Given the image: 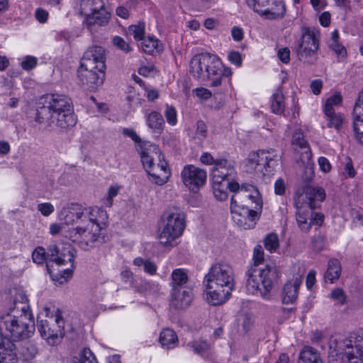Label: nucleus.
Masks as SVG:
<instances>
[{
    "label": "nucleus",
    "mask_w": 363,
    "mask_h": 363,
    "mask_svg": "<svg viewBox=\"0 0 363 363\" xmlns=\"http://www.w3.org/2000/svg\"><path fill=\"white\" fill-rule=\"evenodd\" d=\"M323 86V82L320 79H315L311 82V88L313 93L318 95L320 93Z\"/></svg>",
    "instance_id": "64"
},
{
    "label": "nucleus",
    "mask_w": 363,
    "mask_h": 363,
    "mask_svg": "<svg viewBox=\"0 0 363 363\" xmlns=\"http://www.w3.org/2000/svg\"><path fill=\"white\" fill-rule=\"evenodd\" d=\"M181 176L184 184L191 191L199 189L206 181V171L192 164L184 166Z\"/></svg>",
    "instance_id": "17"
},
{
    "label": "nucleus",
    "mask_w": 363,
    "mask_h": 363,
    "mask_svg": "<svg viewBox=\"0 0 363 363\" xmlns=\"http://www.w3.org/2000/svg\"><path fill=\"white\" fill-rule=\"evenodd\" d=\"M164 114L166 118L167 122L169 125H176L177 122V113L174 106L167 104Z\"/></svg>",
    "instance_id": "47"
},
{
    "label": "nucleus",
    "mask_w": 363,
    "mask_h": 363,
    "mask_svg": "<svg viewBox=\"0 0 363 363\" xmlns=\"http://www.w3.org/2000/svg\"><path fill=\"white\" fill-rule=\"evenodd\" d=\"M21 301H14V308L11 313L0 318V332L2 330L10 335L13 341L29 338L34 333L35 322L32 314L28 311L27 298L21 295Z\"/></svg>",
    "instance_id": "5"
},
{
    "label": "nucleus",
    "mask_w": 363,
    "mask_h": 363,
    "mask_svg": "<svg viewBox=\"0 0 363 363\" xmlns=\"http://www.w3.org/2000/svg\"><path fill=\"white\" fill-rule=\"evenodd\" d=\"M119 191V186H111L108 190V196L104 201V204L107 207H111L113 204V199L116 196Z\"/></svg>",
    "instance_id": "53"
},
{
    "label": "nucleus",
    "mask_w": 363,
    "mask_h": 363,
    "mask_svg": "<svg viewBox=\"0 0 363 363\" xmlns=\"http://www.w3.org/2000/svg\"><path fill=\"white\" fill-rule=\"evenodd\" d=\"M292 144L295 147H298L303 152L301 153V160L303 163L309 162L312 157V153L308 146V143L303 138V133L301 131H296L292 137Z\"/></svg>",
    "instance_id": "25"
},
{
    "label": "nucleus",
    "mask_w": 363,
    "mask_h": 363,
    "mask_svg": "<svg viewBox=\"0 0 363 363\" xmlns=\"http://www.w3.org/2000/svg\"><path fill=\"white\" fill-rule=\"evenodd\" d=\"M133 264L138 267L143 266L144 272L150 275H154L157 272V267L156 264L150 259L136 257L133 260Z\"/></svg>",
    "instance_id": "35"
},
{
    "label": "nucleus",
    "mask_w": 363,
    "mask_h": 363,
    "mask_svg": "<svg viewBox=\"0 0 363 363\" xmlns=\"http://www.w3.org/2000/svg\"><path fill=\"white\" fill-rule=\"evenodd\" d=\"M220 61L214 55L201 53L190 61V72L194 77L209 83L211 87L219 86Z\"/></svg>",
    "instance_id": "9"
},
{
    "label": "nucleus",
    "mask_w": 363,
    "mask_h": 363,
    "mask_svg": "<svg viewBox=\"0 0 363 363\" xmlns=\"http://www.w3.org/2000/svg\"><path fill=\"white\" fill-rule=\"evenodd\" d=\"M113 43L114 46L125 53H128L132 50L129 43L120 36H115L113 38Z\"/></svg>",
    "instance_id": "49"
},
{
    "label": "nucleus",
    "mask_w": 363,
    "mask_h": 363,
    "mask_svg": "<svg viewBox=\"0 0 363 363\" xmlns=\"http://www.w3.org/2000/svg\"><path fill=\"white\" fill-rule=\"evenodd\" d=\"M159 340L162 346L167 350L174 348L178 343L177 334L170 328H165L160 333Z\"/></svg>",
    "instance_id": "30"
},
{
    "label": "nucleus",
    "mask_w": 363,
    "mask_h": 363,
    "mask_svg": "<svg viewBox=\"0 0 363 363\" xmlns=\"http://www.w3.org/2000/svg\"><path fill=\"white\" fill-rule=\"evenodd\" d=\"M37 209L44 216H49L55 211L54 206L51 203H49V202L41 203L38 204Z\"/></svg>",
    "instance_id": "52"
},
{
    "label": "nucleus",
    "mask_w": 363,
    "mask_h": 363,
    "mask_svg": "<svg viewBox=\"0 0 363 363\" xmlns=\"http://www.w3.org/2000/svg\"><path fill=\"white\" fill-rule=\"evenodd\" d=\"M185 228V214L174 208L166 211L162 218L158 239L164 246L173 247L175 240L181 236Z\"/></svg>",
    "instance_id": "10"
},
{
    "label": "nucleus",
    "mask_w": 363,
    "mask_h": 363,
    "mask_svg": "<svg viewBox=\"0 0 363 363\" xmlns=\"http://www.w3.org/2000/svg\"><path fill=\"white\" fill-rule=\"evenodd\" d=\"M354 118V130L356 140L363 145V118Z\"/></svg>",
    "instance_id": "44"
},
{
    "label": "nucleus",
    "mask_w": 363,
    "mask_h": 363,
    "mask_svg": "<svg viewBox=\"0 0 363 363\" xmlns=\"http://www.w3.org/2000/svg\"><path fill=\"white\" fill-rule=\"evenodd\" d=\"M318 33L313 30L306 29L296 49L298 60L308 65L314 64L318 59Z\"/></svg>",
    "instance_id": "14"
},
{
    "label": "nucleus",
    "mask_w": 363,
    "mask_h": 363,
    "mask_svg": "<svg viewBox=\"0 0 363 363\" xmlns=\"http://www.w3.org/2000/svg\"><path fill=\"white\" fill-rule=\"evenodd\" d=\"M301 277H296L287 281L283 288L282 301L285 304L294 303L297 298L299 286L301 284Z\"/></svg>",
    "instance_id": "24"
},
{
    "label": "nucleus",
    "mask_w": 363,
    "mask_h": 363,
    "mask_svg": "<svg viewBox=\"0 0 363 363\" xmlns=\"http://www.w3.org/2000/svg\"><path fill=\"white\" fill-rule=\"evenodd\" d=\"M264 245L269 252H275L279 246L278 235L276 233H270L266 235L264 239Z\"/></svg>",
    "instance_id": "39"
},
{
    "label": "nucleus",
    "mask_w": 363,
    "mask_h": 363,
    "mask_svg": "<svg viewBox=\"0 0 363 363\" xmlns=\"http://www.w3.org/2000/svg\"><path fill=\"white\" fill-rule=\"evenodd\" d=\"M71 363H97L96 357L89 349H84L72 358Z\"/></svg>",
    "instance_id": "36"
},
{
    "label": "nucleus",
    "mask_w": 363,
    "mask_h": 363,
    "mask_svg": "<svg viewBox=\"0 0 363 363\" xmlns=\"http://www.w3.org/2000/svg\"><path fill=\"white\" fill-rule=\"evenodd\" d=\"M280 159L277 150H259L248 155L247 164L251 169L261 172L264 176L269 175L274 171Z\"/></svg>",
    "instance_id": "13"
},
{
    "label": "nucleus",
    "mask_w": 363,
    "mask_h": 363,
    "mask_svg": "<svg viewBox=\"0 0 363 363\" xmlns=\"http://www.w3.org/2000/svg\"><path fill=\"white\" fill-rule=\"evenodd\" d=\"M123 134L127 137L130 138L135 143H140L141 138L138 135L136 132L130 128H123Z\"/></svg>",
    "instance_id": "62"
},
{
    "label": "nucleus",
    "mask_w": 363,
    "mask_h": 363,
    "mask_svg": "<svg viewBox=\"0 0 363 363\" xmlns=\"http://www.w3.org/2000/svg\"><path fill=\"white\" fill-rule=\"evenodd\" d=\"M106 69H86L79 67L78 77L83 84H86L91 89H96L101 86L105 79Z\"/></svg>",
    "instance_id": "19"
},
{
    "label": "nucleus",
    "mask_w": 363,
    "mask_h": 363,
    "mask_svg": "<svg viewBox=\"0 0 363 363\" xmlns=\"http://www.w3.org/2000/svg\"><path fill=\"white\" fill-rule=\"evenodd\" d=\"M128 31L135 40H140L144 38L145 23L139 22L136 25H131L128 28Z\"/></svg>",
    "instance_id": "41"
},
{
    "label": "nucleus",
    "mask_w": 363,
    "mask_h": 363,
    "mask_svg": "<svg viewBox=\"0 0 363 363\" xmlns=\"http://www.w3.org/2000/svg\"><path fill=\"white\" fill-rule=\"evenodd\" d=\"M328 118V126L339 129L342 123V116L340 113H335L331 116H326Z\"/></svg>",
    "instance_id": "50"
},
{
    "label": "nucleus",
    "mask_w": 363,
    "mask_h": 363,
    "mask_svg": "<svg viewBox=\"0 0 363 363\" xmlns=\"http://www.w3.org/2000/svg\"><path fill=\"white\" fill-rule=\"evenodd\" d=\"M146 124L155 133H160L164 126V121L160 113L153 111L145 116Z\"/></svg>",
    "instance_id": "29"
},
{
    "label": "nucleus",
    "mask_w": 363,
    "mask_h": 363,
    "mask_svg": "<svg viewBox=\"0 0 363 363\" xmlns=\"http://www.w3.org/2000/svg\"><path fill=\"white\" fill-rule=\"evenodd\" d=\"M247 288L252 294L259 293L260 296L268 299L273 288L278 284L280 272L274 263H268L264 267L251 266L246 272Z\"/></svg>",
    "instance_id": "8"
},
{
    "label": "nucleus",
    "mask_w": 363,
    "mask_h": 363,
    "mask_svg": "<svg viewBox=\"0 0 363 363\" xmlns=\"http://www.w3.org/2000/svg\"><path fill=\"white\" fill-rule=\"evenodd\" d=\"M247 6L262 18L276 20L283 18L285 6L282 0H245Z\"/></svg>",
    "instance_id": "15"
},
{
    "label": "nucleus",
    "mask_w": 363,
    "mask_h": 363,
    "mask_svg": "<svg viewBox=\"0 0 363 363\" xmlns=\"http://www.w3.org/2000/svg\"><path fill=\"white\" fill-rule=\"evenodd\" d=\"M320 169L324 172H328L331 169V164L329 160L325 157H320L318 160Z\"/></svg>",
    "instance_id": "61"
},
{
    "label": "nucleus",
    "mask_w": 363,
    "mask_h": 363,
    "mask_svg": "<svg viewBox=\"0 0 363 363\" xmlns=\"http://www.w3.org/2000/svg\"><path fill=\"white\" fill-rule=\"evenodd\" d=\"M285 183L282 179H279L274 184V192L277 195H283L285 193Z\"/></svg>",
    "instance_id": "63"
},
{
    "label": "nucleus",
    "mask_w": 363,
    "mask_h": 363,
    "mask_svg": "<svg viewBox=\"0 0 363 363\" xmlns=\"http://www.w3.org/2000/svg\"><path fill=\"white\" fill-rule=\"evenodd\" d=\"M32 257L33 262L38 264H43L45 261L48 262L47 251L42 247H38L33 251Z\"/></svg>",
    "instance_id": "46"
},
{
    "label": "nucleus",
    "mask_w": 363,
    "mask_h": 363,
    "mask_svg": "<svg viewBox=\"0 0 363 363\" xmlns=\"http://www.w3.org/2000/svg\"><path fill=\"white\" fill-rule=\"evenodd\" d=\"M329 363H363V329L352 338H331L329 342Z\"/></svg>",
    "instance_id": "7"
},
{
    "label": "nucleus",
    "mask_w": 363,
    "mask_h": 363,
    "mask_svg": "<svg viewBox=\"0 0 363 363\" xmlns=\"http://www.w3.org/2000/svg\"><path fill=\"white\" fill-rule=\"evenodd\" d=\"M141 40L140 48L143 52L147 54H153L158 50V40L153 37L143 38Z\"/></svg>",
    "instance_id": "37"
},
{
    "label": "nucleus",
    "mask_w": 363,
    "mask_h": 363,
    "mask_svg": "<svg viewBox=\"0 0 363 363\" xmlns=\"http://www.w3.org/2000/svg\"><path fill=\"white\" fill-rule=\"evenodd\" d=\"M264 250L261 245H256L253 251V261L254 265L257 267L264 261Z\"/></svg>",
    "instance_id": "51"
},
{
    "label": "nucleus",
    "mask_w": 363,
    "mask_h": 363,
    "mask_svg": "<svg viewBox=\"0 0 363 363\" xmlns=\"http://www.w3.org/2000/svg\"><path fill=\"white\" fill-rule=\"evenodd\" d=\"M111 14L107 9H102L96 12H92L87 15L86 18V24L87 26H104L108 23Z\"/></svg>",
    "instance_id": "27"
},
{
    "label": "nucleus",
    "mask_w": 363,
    "mask_h": 363,
    "mask_svg": "<svg viewBox=\"0 0 363 363\" xmlns=\"http://www.w3.org/2000/svg\"><path fill=\"white\" fill-rule=\"evenodd\" d=\"M271 108L276 114H281L284 111V97L280 89H277L272 95Z\"/></svg>",
    "instance_id": "33"
},
{
    "label": "nucleus",
    "mask_w": 363,
    "mask_h": 363,
    "mask_svg": "<svg viewBox=\"0 0 363 363\" xmlns=\"http://www.w3.org/2000/svg\"><path fill=\"white\" fill-rule=\"evenodd\" d=\"M203 284L206 291V300L212 306L226 302L235 289L233 267L226 263L213 264L205 275Z\"/></svg>",
    "instance_id": "3"
},
{
    "label": "nucleus",
    "mask_w": 363,
    "mask_h": 363,
    "mask_svg": "<svg viewBox=\"0 0 363 363\" xmlns=\"http://www.w3.org/2000/svg\"><path fill=\"white\" fill-rule=\"evenodd\" d=\"M37 65V59L33 56H27L21 62V67L25 70H30Z\"/></svg>",
    "instance_id": "55"
},
{
    "label": "nucleus",
    "mask_w": 363,
    "mask_h": 363,
    "mask_svg": "<svg viewBox=\"0 0 363 363\" xmlns=\"http://www.w3.org/2000/svg\"><path fill=\"white\" fill-rule=\"evenodd\" d=\"M38 353L36 346L31 342H26L20 349V354L25 361L33 359Z\"/></svg>",
    "instance_id": "38"
},
{
    "label": "nucleus",
    "mask_w": 363,
    "mask_h": 363,
    "mask_svg": "<svg viewBox=\"0 0 363 363\" xmlns=\"http://www.w3.org/2000/svg\"><path fill=\"white\" fill-rule=\"evenodd\" d=\"M188 347L196 354L203 356L208 350V344L203 340H195L188 343Z\"/></svg>",
    "instance_id": "40"
},
{
    "label": "nucleus",
    "mask_w": 363,
    "mask_h": 363,
    "mask_svg": "<svg viewBox=\"0 0 363 363\" xmlns=\"http://www.w3.org/2000/svg\"><path fill=\"white\" fill-rule=\"evenodd\" d=\"M278 57L279 60L287 64L290 60V50L288 48H281L278 51Z\"/></svg>",
    "instance_id": "60"
},
{
    "label": "nucleus",
    "mask_w": 363,
    "mask_h": 363,
    "mask_svg": "<svg viewBox=\"0 0 363 363\" xmlns=\"http://www.w3.org/2000/svg\"><path fill=\"white\" fill-rule=\"evenodd\" d=\"M16 345L11 340L0 332V363H11L16 354ZM13 363V362H11Z\"/></svg>",
    "instance_id": "23"
},
{
    "label": "nucleus",
    "mask_w": 363,
    "mask_h": 363,
    "mask_svg": "<svg viewBox=\"0 0 363 363\" xmlns=\"http://www.w3.org/2000/svg\"><path fill=\"white\" fill-rule=\"evenodd\" d=\"M43 106L38 110L35 116L37 123L49 122L51 114L72 111V101L65 95L47 94L41 97Z\"/></svg>",
    "instance_id": "11"
},
{
    "label": "nucleus",
    "mask_w": 363,
    "mask_h": 363,
    "mask_svg": "<svg viewBox=\"0 0 363 363\" xmlns=\"http://www.w3.org/2000/svg\"><path fill=\"white\" fill-rule=\"evenodd\" d=\"M48 12L45 9L39 8L35 10V18L40 23H45L48 21Z\"/></svg>",
    "instance_id": "59"
},
{
    "label": "nucleus",
    "mask_w": 363,
    "mask_h": 363,
    "mask_svg": "<svg viewBox=\"0 0 363 363\" xmlns=\"http://www.w3.org/2000/svg\"><path fill=\"white\" fill-rule=\"evenodd\" d=\"M228 60L232 63L240 67L242 65V59L240 53L238 51H230L228 55Z\"/></svg>",
    "instance_id": "57"
},
{
    "label": "nucleus",
    "mask_w": 363,
    "mask_h": 363,
    "mask_svg": "<svg viewBox=\"0 0 363 363\" xmlns=\"http://www.w3.org/2000/svg\"><path fill=\"white\" fill-rule=\"evenodd\" d=\"M64 320L57 315L54 321L40 320L38 325V331L43 338L50 345L60 342L65 335Z\"/></svg>",
    "instance_id": "16"
},
{
    "label": "nucleus",
    "mask_w": 363,
    "mask_h": 363,
    "mask_svg": "<svg viewBox=\"0 0 363 363\" xmlns=\"http://www.w3.org/2000/svg\"><path fill=\"white\" fill-rule=\"evenodd\" d=\"M235 174L234 163L221 158L212 168V181L230 182V177Z\"/></svg>",
    "instance_id": "20"
},
{
    "label": "nucleus",
    "mask_w": 363,
    "mask_h": 363,
    "mask_svg": "<svg viewBox=\"0 0 363 363\" xmlns=\"http://www.w3.org/2000/svg\"><path fill=\"white\" fill-rule=\"evenodd\" d=\"M49 122L38 123L43 125L45 128H51L52 125L55 124L57 127L62 129L67 128L73 126L77 122L75 116L73 113V109L72 111H67L62 113H57L55 114H51L49 117Z\"/></svg>",
    "instance_id": "21"
},
{
    "label": "nucleus",
    "mask_w": 363,
    "mask_h": 363,
    "mask_svg": "<svg viewBox=\"0 0 363 363\" xmlns=\"http://www.w3.org/2000/svg\"><path fill=\"white\" fill-rule=\"evenodd\" d=\"M344 174H347V176L350 178L354 177L356 174V172L353 167L352 160L349 157H345Z\"/></svg>",
    "instance_id": "56"
},
{
    "label": "nucleus",
    "mask_w": 363,
    "mask_h": 363,
    "mask_svg": "<svg viewBox=\"0 0 363 363\" xmlns=\"http://www.w3.org/2000/svg\"><path fill=\"white\" fill-rule=\"evenodd\" d=\"M171 286L172 289L188 288L184 286L188 281V275L184 269H176L171 274Z\"/></svg>",
    "instance_id": "31"
},
{
    "label": "nucleus",
    "mask_w": 363,
    "mask_h": 363,
    "mask_svg": "<svg viewBox=\"0 0 363 363\" xmlns=\"http://www.w3.org/2000/svg\"><path fill=\"white\" fill-rule=\"evenodd\" d=\"M233 182L212 181V189L215 198L218 201H225L228 198L227 189Z\"/></svg>",
    "instance_id": "32"
},
{
    "label": "nucleus",
    "mask_w": 363,
    "mask_h": 363,
    "mask_svg": "<svg viewBox=\"0 0 363 363\" xmlns=\"http://www.w3.org/2000/svg\"><path fill=\"white\" fill-rule=\"evenodd\" d=\"M105 50L101 46H92L84 52L80 67L86 69H106Z\"/></svg>",
    "instance_id": "18"
},
{
    "label": "nucleus",
    "mask_w": 363,
    "mask_h": 363,
    "mask_svg": "<svg viewBox=\"0 0 363 363\" xmlns=\"http://www.w3.org/2000/svg\"><path fill=\"white\" fill-rule=\"evenodd\" d=\"M353 117L363 118V89L359 92L353 108Z\"/></svg>",
    "instance_id": "45"
},
{
    "label": "nucleus",
    "mask_w": 363,
    "mask_h": 363,
    "mask_svg": "<svg viewBox=\"0 0 363 363\" xmlns=\"http://www.w3.org/2000/svg\"><path fill=\"white\" fill-rule=\"evenodd\" d=\"M230 211L234 222L244 229L252 228L259 218L262 201L259 191L252 185H242L233 182Z\"/></svg>",
    "instance_id": "2"
},
{
    "label": "nucleus",
    "mask_w": 363,
    "mask_h": 363,
    "mask_svg": "<svg viewBox=\"0 0 363 363\" xmlns=\"http://www.w3.org/2000/svg\"><path fill=\"white\" fill-rule=\"evenodd\" d=\"M325 198L323 188L306 185L302 192L298 191L295 196L296 208V220L300 229L308 232L313 225H321L324 216L315 212L318 203L322 202Z\"/></svg>",
    "instance_id": "4"
},
{
    "label": "nucleus",
    "mask_w": 363,
    "mask_h": 363,
    "mask_svg": "<svg viewBox=\"0 0 363 363\" xmlns=\"http://www.w3.org/2000/svg\"><path fill=\"white\" fill-rule=\"evenodd\" d=\"M298 363H323L320 352L311 346H304L300 352Z\"/></svg>",
    "instance_id": "26"
},
{
    "label": "nucleus",
    "mask_w": 363,
    "mask_h": 363,
    "mask_svg": "<svg viewBox=\"0 0 363 363\" xmlns=\"http://www.w3.org/2000/svg\"><path fill=\"white\" fill-rule=\"evenodd\" d=\"M86 4L90 6L91 12H96L102 9H106L103 0H87Z\"/></svg>",
    "instance_id": "54"
},
{
    "label": "nucleus",
    "mask_w": 363,
    "mask_h": 363,
    "mask_svg": "<svg viewBox=\"0 0 363 363\" xmlns=\"http://www.w3.org/2000/svg\"><path fill=\"white\" fill-rule=\"evenodd\" d=\"M218 160L215 159L209 152H203L200 157L201 162L206 165L215 166Z\"/></svg>",
    "instance_id": "58"
},
{
    "label": "nucleus",
    "mask_w": 363,
    "mask_h": 363,
    "mask_svg": "<svg viewBox=\"0 0 363 363\" xmlns=\"http://www.w3.org/2000/svg\"><path fill=\"white\" fill-rule=\"evenodd\" d=\"M330 297L339 306H343L347 303V295L341 288H336L330 293Z\"/></svg>",
    "instance_id": "43"
},
{
    "label": "nucleus",
    "mask_w": 363,
    "mask_h": 363,
    "mask_svg": "<svg viewBox=\"0 0 363 363\" xmlns=\"http://www.w3.org/2000/svg\"><path fill=\"white\" fill-rule=\"evenodd\" d=\"M46 268L52 280L60 284L67 282L73 275L76 250L67 242L50 245L47 249Z\"/></svg>",
    "instance_id": "6"
},
{
    "label": "nucleus",
    "mask_w": 363,
    "mask_h": 363,
    "mask_svg": "<svg viewBox=\"0 0 363 363\" xmlns=\"http://www.w3.org/2000/svg\"><path fill=\"white\" fill-rule=\"evenodd\" d=\"M208 135V128L203 121H198L196 124V130L194 138L203 141Z\"/></svg>",
    "instance_id": "42"
},
{
    "label": "nucleus",
    "mask_w": 363,
    "mask_h": 363,
    "mask_svg": "<svg viewBox=\"0 0 363 363\" xmlns=\"http://www.w3.org/2000/svg\"><path fill=\"white\" fill-rule=\"evenodd\" d=\"M311 248L315 252H320L325 245V238L323 235L318 234L314 235L311 240Z\"/></svg>",
    "instance_id": "48"
},
{
    "label": "nucleus",
    "mask_w": 363,
    "mask_h": 363,
    "mask_svg": "<svg viewBox=\"0 0 363 363\" xmlns=\"http://www.w3.org/2000/svg\"><path fill=\"white\" fill-rule=\"evenodd\" d=\"M339 33L337 30H335L331 33V38L328 41L329 48L333 50L337 55L345 57L347 51L345 48L339 42Z\"/></svg>",
    "instance_id": "34"
},
{
    "label": "nucleus",
    "mask_w": 363,
    "mask_h": 363,
    "mask_svg": "<svg viewBox=\"0 0 363 363\" xmlns=\"http://www.w3.org/2000/svg\"><path fill=\"white\" fill-rule=\"evenodd\" d=\"M171 296V306L178 310L188 308L193 299L190 288L172 289Z\"/></svg>",
    "instance_id": "22"
},
{
    "label": "nucleus",
    "mask_w": 363,
    "mask_h": 363,
    "mask_svg": "<svg viewBox=\"0 0 363 363\" xmlns=\"http://www.w3.org/2000/svg\"><path fill=\"white\" fill-rule=\"evenodd\" d=\"M342 268L340 262L337 259H330L328 263V268L324 274L325 281L333 283L337 280L341 275Z\"/></svg>",
    "instance_id": "28"
},
{
    "label": "nucleus",
    "mask_w": 363,
    "mask_h": 363,
    "mask_svg": "<svg viewBox=\"0 0 363 363\" xmlns=\"http://www.w3.org/2000/svg\"><path fill=\"white\" fill-rule=\"evenodd\" d=\"M66 223H75L77 226L64 233V235L77 243L85 251L97 247L104 242L101 234L102 225L106 218V213L97 208L79 209L76 212L65 210Z\"/></svg>",
    "instance_id": "1"
},
{
    "label": "nucleus",
    "mask_w": 363,
    "mask_h": 363,
    "mask_svg": "<svg viewBox=\"0 0 363 363\" xmlns=\"http://www.w3.org/2000/svg\"><path fill=\"white\" fill-rule=\"evenodd\" d=\"M153 148L155 150V154H158L160 163L155 165L153 157L146 150L141 152V161L149 176V180L161 186L167 182L170 177V172L160 150L156 146H153Z\"/></svg>",
    "instance_id": "12"
}]
</instances>
